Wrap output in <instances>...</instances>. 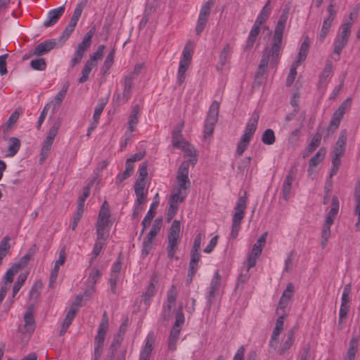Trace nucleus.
<instances>
[{
	"label": "nucleus",
	"mask_w": 360,
	"mask_h": 360,
	"mask_svg": "<svg viewBox=\"0 0 360 360\" xmlns=\"http://www.w3.org/2000/svg\"><path fill=\"white\" fill-rule=\"evenodd\" d=\"M287 19V13H283L281 15L274 30L272 46L271 48H265L255 76L264 77L269 63L272 67L276 65L281 51L283 35Z\"/></svg>",
	"instance_id": "nucleus-1"
},
{
	"label": "nucleus",
	"mask_w": 360,
	"mask_h": 360,
	"mask_svg": "<svg viewBox=\"0 0 360 360\" xmlns=\"http://www.w3.org/2000/svg\"><path fill=\"white\" fill-rule=\"evenodd\" d=\"M108 317L107 312L104 311L102 316L101 321L99 323L97 334L94 338V360H99L104 345V340L108 330Z\"/></svg>",
	"instance_id": "nucleus-2"
},
{
	"label": "nucleus",
	"mask_w": 360,
	"mask_h": 360,
	"mask_svg": "<svg viewBox=\"0 0 360 360\" xmlns=\"http://www.w3.org/2000/svg\"><path fill=\"white\" fill-rule=\"evenodd\" d=\"M180 229V221L178 220H174L168 233V245L167 250V257L170 259L174 258L178 259V257H175L174 255L179 244Z\"/></svg>",
	"instance_id": "nucleus-3"
},
{
	"label": "nucleus",
	"mask_w": 360,
	"mask_h": 360,
	"mask_svg": "<svg viewBox=\"0 0 360 360\" xmlns=\"http://www.w3.org/2000/svg\"><path fill=\"white\" fill-rule=\"evenodd\" d=\"M61 124V120L60 118H58L50 128L48 134L44 141L43 146L41 150V157L39 159L40 163H43L46 158L48 157L49 152L51 150L52 144L53 143V140L56 136L58 129Z\"/></svg>",
	"instance_id": "nucleus-4"
},
{
	"label": "nucleus",
	"mask_w": 360,
	"mask_h": 360,
	"mask_svg": "<svg viewBox=\"0 0 360 360\" xmlns=\"http://www.w3.org/2000/svg\"><path fill=\"white\" fill-rule=\"evenodd\" d=\"M94 34V28L90 30L84 37L82 42H80L70 60L71 67H75L79 64L84 58L86 51L90 47L91 44V38Z\"/></svg>",
	"instance_id": "nucleus-5"
},
{
	"label": "nucleus",
	"mask_w": 360,
	"mask_h": 360,
	"mask_svg": "<svg viewBox=\"0 0 360 360\" xmlns=\"http://www.w3.org/2000/svg\"><path fill=\"white\" fill-rule=\"evenodd\" d=\"M94 34V28L90 30L84 37L82 42H80L70 60L71 67H75L79 64L84 58L86 51L90 47L91 44V38Z\"/></svg>",
	"instance_id": "nucleus-6"
},
{
	"label": "nucleus",
	"mask_w": 360,
	"mask_h": 360,
	"mask_svg": "<svg viewBox=\"0 0 360 360\" xmlns=\"http://www.w3.org/2000/svg\"><path fill=\"white\" fill-rule=\"evenodd\" d=\"M219 109V103L214 101L210 106L204 124V138L211 136L214 131L215 124L217 122Z\"/></svg>",
	"instance_id": "nucleus-7"
},
{
	"label": "nucleus",
	"mask_w": 360,
	"mask_h": 360,
	"mask_svg": "<svg viewBox=\"0 0 360 360\" xmlns=\"http://www.w3.org/2000/svg\"><path fill=\"white\" fill-rule=\"evenodd\" d=\"M352 26V22H347L342 25V32L338 35L334 42V53L339 55L343 48L347 44L349 37L350 35V29Z\"/></svg>",
	"instance_id": "nucleus-8"
},
{
	"label": "nucleus",
	"mask_w": 360,
	"mask_h": 360,
	"mask_svg": "<svg viewBox=\"0 0 360 360\" xmlns=\"http://www.w3.org/2000/svg\"><path fill=\"white\" fill-rule=\"evenodd\" d=\"M267 233H263L253 245L251 253L248 255L246 260L248 270L255 266L257 258L261 255L263 248L265 245Z\"/></svg>",
	"instance_id": "nucleus-9"
},
{
	"label": "nucleus",
	"mask_w": 360,
	"mask_h": 360,
	"mask_svg": "<svg viewBox=\"0 0 360 360\" xmlns=\"http://www.w3.org/2000/svg\"><path fill=\"white\" fill-rule=\"evenodd\" d=\"M35 328V321L31 310H27L24 315V324L18 327V331L22 335L23 340H27L31 337Z\"/></svg>",
	"instance_id": "nucleus-10"
},
{
	"label": "nucleus",
	"mask_w": 360,
	"mask_h": 360,
	"mask_svg": "<svg viewBox=\"0 0 360 360\" xmlns=\"http://www.w3.org/2000/svg\"><path fill=\"white\" fill-rule=\"evenodd\" d=\"M297 165L293 164L290 166L288 174L283 181L281 194L282 197L285 200H288L290 196L292 184L293 181L295 179L297 174Z\"/></svg>",
	"instance_id": "nucleus-11"
},
{
	"label": "nucleus",
	"mask_w": 360,
	"mask_h": 360,
	"mask_svg": "<svg viewBox=\"0 0 360 360\" xmlns=\"http://www.w3.org/2000/svg\"><path fill=\"white\" fill-rule=\"evenodd\" d=\"M202 241V233H199L195 238L192 248L191 250V260L189 269H192V274L198 269V262L200 260V246Z\"/></svg>",
	"instance_id": "nucleus-12"
},
{
	"label": "nucleus",
	"mask_w": 360,
	"mask_h": 360,
	"mask_svg": "<svg viewBox=\"0 0 360 360\" xmlns=\"http://www.w3.org/2000/svg\"><path fill=\"white\" fill-rule=\"evenodd\" d=\"M221 285V276L219 271H216L211 280L207 293V304L209 307L214 303V298L219 294Z\"/></svg>",
	"instance_id": "nucleus-13"
},
{
	"label": "nucleus",
	"mask_w": 360,
	"mask_h": 360,
	"mask_svg": "<svg viewBox=\"0 0 360 360\" xmlns=\"http://www.w3.org/2000/svg\"><path fill=\"white\" fill-rule=\"evenodd\" d=\"M246 192L243 196H240L234 207L235 213L232 219V224L240 226L241 221L244 218L245 211L246 209Z\"/></svg>",
	"instance_id": "nucleus-14"
},
{
	"label": "nucleus",
	"mask_w": 360,
	"mask_h": 360,
	"mask_svg": "<svg viewBox=\"0 0 360 360\" xmlns=\"http://www.w3.org/2000/svg\"><path fill=\"white\" fill-rule=\"evenodd\" d=\"M259 118V114L257 111H255L252 114L251 117L249 119L244 133L242 135L241 137L243 138V141L245 140H251L252 137L253 136L257 127L258 121Z\"/></svg>",
	"instance_id": "nucleus-15"
},
{
	"label": "nucleus",
	"mask_w": 360,
	"mask_h": 360,
	"mask_svg": "<svg viewBox=\"0 0 360 360\" xmlns=\"http://www.w3.org/2000/svg\"><path fill=\"white\" fill-rule=\"evenodd\" d=\"M56 46V39H49L37 45L32 55L41 56L46 54Z\"/></svg>",
	"instance_id": "nucleus-16"
},
{
	"label": "nucleus",
	"mask_w": 360,
	"mask_h": 360,
	"mask_svg": "<svg viewBox=\"0 0 360 360\" xmlns=\"http://www.w3.org/2000/svg\"><path fill=\"white\" fill-rule=\"evenodd\" d=\"M65 12V7L62 6L58 8L51 10L48 13L47 20L44 22V26L46 27L53 25Z\"/></svg>",
	"instance_id": "nucleus-17"
},
{
	"label": "nucleus",
	"mask_w": 360,
	"mask_h": 360,
	"mask_svg": "<svg viewBox=\"0 0 360 360\" xmlns=\"http://www.w3.org/2000/svg\"><path fill=\"white\" fill-rule=\"evenodd\" d=\"M110 223L103 221H96V239L107 241L110 234Z\"/></svg>",
	"instance_id": "nucleus-18"
},
{
	"label": "nucleus",
	"mask_w": 360,
	"mask_h": 360,
	"mask_svg": "<svg viewBox=\"0 0 360 360\" xmlns=\"http://www.w3.org/2000/svg\"><path fill=\"white\" fill-rule=\"evenodd\" d=\"M347 139V130L343 129L340 131L338 139L336 141L335 146L334 147L333 150V154H337V156H342L344 155Z\"/></svg>",
	"instance_id": "nucleus-19"
},
{
	"label": "nucleus",
	"mask_w": 360,
	"mask_h": 360,
	"mask_svg": "<svg viewBox=\"0 0 360 360\" xmlns=\"http://www.w3.org/2000/svg\"><path fill=\"white\" fill-rule=\"evenodd\" d=\"M323 129L319 127L317 129L316 133L313 136L311 143L307 146L305 149L304 153V158H306L309 154H311L313 151H314L316 148H318L321 143V138H322V131Z\"/></svg>",
	"instance_id": "nucleus-20"
},
{
	"label": "nucleus",
	"mask_w": 360,
	"mask_h": 360,
	"mask_svg": "<svg viewBox=\"0 0 360 360\" xmlns=\"http://www.w3.org/2000/svg\"><path fill=\"white\" fill-rule=\"evenodd\" d=\"M140 112L139 105H135L131 111L130 115L128 120V129L127 131L129 133H132L136 129V126L139 122V114Z\"/></svg>",
	"instance_id": "nucleus-21"
},
{
	"label": "nucleus",
	"mask_w": 360,
	"mask_h": 360,
	"mask_svg": "<svg viewBox=\"0 0 360 360\" xmlns=\"http://www.w3.org/2000/svg\"><path fill=\"white\" fill-rule=\"evenodd\" d=\"M101 276V272L100 270L95 268L91 269L87 278V283L89 285V289L84 292L85 295L89 296L91 293L94 291V286Z\"/></svg>",
	"instance_id": "nucleus-22"
},
{
	"label": "nucleus",
	"mask_w": 360,
	"mask_h": 360,
	"mask_svg": "<svg viewBox=\"0 0 360 360\" xmlns=\"http://www.w3.org/2000/svg\"><path fill=\"white\" fill-rule=\"evenodd\" d=\"M285 314H282V316H278V318L276 321V325L274 328L271 340L270 345L277 344L278 337L283 330V320L285 319Z\"/></svg>",
	"instance_id": "nucleus-23"
},
{
	"label": "nucleus",
	"mask_w": 360,
	"mask_h": 360,
	"mask_svg": "<svg viewBox=\"0 0 360 360\" xmlns=\"http://www.w3.org/2000/svg\"><path fill=\"white\" fill-rule=\"evenodd\" d=\"M339 211V200L336 196L332 198L331 208L327 214L326 222L333 224Z\"/></svg>",
	"instance_id": "nucleus-24"
},
{
	"label": "nucleus",
	"mask_w": 360,
	"mask_h": 360,
	"mask_svg": "<svg viewBox=\"0 0 360 360\" xmlns=\"http://www.w3.org/2000/svg\"><path fill=\"white\" fill-rule=\"evenodd\" d=\"M69 88V83L66 82L63 84L60 91L56 95L54 101H51L50 103L53 104V111H56L58 109L60 105L61 102L65 97L68 89Z\"/></svg>",
	"instance_id": "nucleus-25"
},
{
	"label": "nucleus",
	"mask_w": 360,
	"mask_h": 360,
	"mask_svg": "<svg viewBox=\"0 0 360 360\" xmlns=\"http://www.w3.org/2000/svg\"><path fill=\"white\" fill-rule=\"evenodd\" d=\"M333 63L330 60H326L325 67L319 75V84L325 86L327 84L328 78L330 76L333 71Z\"/></svg>",
	"instance_id": "nucleus-26"
},
{
	"label": "nucleus",
	"mask_w": 360,
	"mask_h": 360,
	"mask_svg": "<svg viewBox=\"0 0 360 360\" xmlns=\"http://www.w3.org/2000/svg\"><path fill=\"white\" fill-rule=\"evenodd\" d=\"M134 80L131 76L126 75L124 78L123 99L125 102H127L131 97Z\"/></svg>",
	"instance_id": "nucleus-27"
},
{
	"label": "nucleus",
	"mask_w": 360,
	"mask_h": 360,
	"mask_svg": "<svg viewBox=\"0 0 360 360\" xmlns=\"http://www.w3.org/2000/svg\"><path fill=\"white\" fill-rule=\"evenodd\" d=\"M96 66V65H95V63H93L87 60L82 68V76L78 78V82L80 84L86 82L89 78V75L91 70Z\"/></svg>",
	"instance_id": "nucleus-28"
},
{
	"label": "nucleus",
	"mask_w": 360,
	"mask_h": 360,
	"mask_svg": "<svg viewBox=\"0 0 360 360\" xmlns=\"http://www.w3.org/2000/svg\"><path fill=\"white\" fill-rule=\"evenodd\" d=\"M18 271L19 269H18L17 265H12L5 274L4 283L2 284V286H6L7 288L10 289L11 285L13 281V277Z\"/></svg>",
	"instance_id": "nucleus-29"
},
{
	"label": "nucleus",
	"mask_w": 360,
	"mask_h": 360,
	"mask_svg": "<svg viewBox=\"0 0 360 360\" xmlns=\"http://www.w3.org/2000/svg\"><path fill=\"white\" fill-rule=\"evenodd\" d=\"M110 206L106 200H105L100 209L98 217L97 219L98 221L110 222Z\"/></svg>",
	"instance_id": "nucleus-30"
},
{
	"label": "nucleus",
	"mask_w": 360,
	"mask_h": 360,
	"mask_svg": "<svg viewBox=\"0 0 360 360\" xmlns=\"http://www.w3.org/2000/svg\"><path fill=\"white\" fill-rule=\"evenodd\" d=\"M326 155V149L324 148H321L310 159L309 162V172L314 167H316L324 158Z\"/></svg>",
	"instance_id": "nucleus-31"
},
{
	"label": "nucleus",
	"mask_w": 360,
	"mask_h": 360,
	"mask_svg": "<svg viewBox=\"0 0 360 360\" xmlns=\"http://www.w3.org/2000/svg\"><path fill=\"white\" fill-rule=\"evenodd\" d=\"M287 339L283 342L281 348L279 350V354L283 355L285 354L287 351L290 349V348L292 346L294 342H295V337H294V331L292 329H290L287 333Z\"/></svg>",
	"instance_id": "nucleus-32"
},
{
	"label": "nucleus",
	"mask_w": 360,
	"mask_h": 360,
	"mask_svg": "<svg viewBox=\"0 0 360 360\" xmlns=\"http://www.w3.org/2000/svg\"><path fill=\"white\" fill-rule=\"evenodd\" d=\"M309 46V38L308 37H307L300 46V51L297 56V59L295 61L298 62V65H300L301 62L305 60L308 53Z\"/></svg>",
	"instance_id": "nucleus-33"
},
{
	"label": "nucleus",
	"mask_w": 360,
	"mask_h": 360,
	"mask_svg": "<svg viewBox=\"0 0 360 360\" xmlns=\"http://www.w3.org/2000/svg\"><path fill=\"white\" fill-rule=\"evenodd\" d=\"M76 25H77V23H75L74 22H72L70 20L68 25L65 27L62 34L58 38V41L61 44H63L68 40V39L70 37V34L74 31Z\"/></svg>",
	"instance_id": "nucleus-34"
},
{
	"label": "nucleus",
	"mask_w": 360,
	"mask_h": 360,
	"mask_svg": "<svg viewBox=\"0 0 360 360\" xmlns=\"http://www.w3.org/2000/svg\"><path fill=\"white\" fill-rule=\"evenodd\" d=\"M259 32H260V27L257 26L256 25L254 24L253 27H252V29L250 32V34H249V36H248V40L246 42V46H245L246 49H249L252 48V46H253L254 43L256 41V39H257L258 34H259Z\"/></svg>",
	"instance_id": "nucleus-35"
},
{
	"label": "nucleus",
	"mask_w": 360,
	"mask_h": 360,
	"mask_svg": "<svg viewBox=\"0 0 360 360\" xmlns=\"http://www.w3.org/2000/svg\"><path fill=\"white\" fill-rule=\"evenodd\" d=\"M357 352V340L352 338L349 342V345L344 360H355L356 354Z\"/></svg>",
	"instance_id": "nucleus-36"
},
{
	"label": "nucleus",
	"mask_w": 360,
	"mask_h": 360,
	"mask_svg": "<svg viewBox=\"0 0 360 360\" xmlns=\"http://www.w3.org/2000/svg\"><path fill=\"white\" fill-rule=\"evenodd\" d=\"M20 147V141L15 137H11L9 139V146L8 149V156H14Z\"/></svg>",
	"instance_id": "nucleus-37"
},
{
	"label": "nucleus",
	"mask_w": 360,
	"mask_h": 360,
	"mask_svg": "<svg viewBox=\"0 0 360 360\" xmlns=\"http://www.w3.org/2000/svg\"><path fill=\"white\" fill-rule=\"evenodd\" d=\"M262 141L265 145H272L276 141L274 131L271 129H266L262 135Z\"/></svg>",
	"instance_id": "nucleus-38"
},
{
	"label": "nucleus",
	"mask_w": 360,
	"mask_h": 360,
	"mask_svg": "<svg viewBox=\"0 0 360 360\" xmlns=\"http://www.w3.org/2000/svg\"><path fill=\"white\" fill-rule=\"evenodd\" d=\"M87 0H83L79 4H78L76 8L74 10V13L70 18V21L74 22L75 23H77L79 17L82 15L83 9L86 6Z\"/></svg>",
	"instance_id": "nucleus-39"
},
{
	"label": "nucleus",
	"mask_w": 360,
	"mask_h": 360,
	"mask_svg": "<svg viewBox=\"0 0 360 360\" xmlns=\"http://www.w3.org/2000/svg\"><path fill=\"white\" fill-rule=\"evenodd\" d=\"M231 47L230 44H226L219 54V63L223 67L230 58Z\"/></svg>",
	"instance_id": "nucleus-40"
},
{
	"label": "nucleus",
	"mask_w": 360,
	"mask_h": 360,
	"mask_svg": "<svg viewBox=\"0 0 360 360\" xmlns=\"http://www.w3.org/2000/svg\"><path fill=\"white\" fill-rule=\"evenodd\" d=\"M27 278V274H20L13 286L12 297L14 298Z\"/></svg>",
	"instance_id": "nucleus-41"
},
{
	"label": "nucleus",
	"mask_w": 360,
	"mask_h": 360,
	"mask_svg": "<svg viewBox=\"0 0 360 360\" xmlns=\"http://www.w3.org/2000/svg\"><path fill=\"white\" fill-rule=\"evenodd\" d=\"M34 248L35 245H34L32 248L29 250L28 252L21 257L17 263L14 264V265H17L18 269H20V267L25 266L28 264L34 252Z\"/></svg>",
	"instance_id": "nucleus-42"
},
{
	"label": "nucleus",
	"mask_w": 360,
	"mask_h": 360,
	"mask_svg": "<svg viewBox=\"0 0 360 360\" xmlns=\"http://www.w3.org/2000/svg\"><path fill=\"white\" fill-rule=\"evenodd\" d=\"M190 64L184 63V61L179 62V67L177 75V82L181 85L185 80V74L187 71Z\"/></svg>",
	"instance_id": "nucleus-43"
},
{
	"label": "nucleus",
	"mask_w": 360,
	"mask_h": 360,
	"mask_svg": "<svg viewBox=\"0 0 360 360\" xmlns=\"http://www.w3.org/2000/svg\"><path fill=\"white\" fill-rule=\"evenodd\" d=\"M90 195V187L89 186H87L84 188L83 189V193L82 195L79 196L78 198V205H77V210L82 211L84 212V202L86 199Z\"/></svg>",
	"instance_id": "nucleus-44"
},
{
	"label": "nucleus",
	"mask_w": 360,
	"mask_h": 360,
	"mask_svg": "<svg viewBox=\"0 0 360 360\" xmlns=\"http://www.w3.org/2000/svg\"><path fill=\"white\" fill-rule=\"evenodd\" d=\"M105 46V45H100L97 48L96 51L93 53V54L90 56L89 60L90 62L95 63L97 65L98 60L102 59L103 56V52Z\"/></svg>",
	"instance_id": "nucleus-45"
},
{
	"label": "nucleus",
	"mask_w": 360,
	"mask_h": 360,
	"mask_svg": "<svg viewBox=\"0 0 360 360\" xmlns=\"http://www.w3.org/2000/svg\"><path fill=\"white\" fill-rule=\"evenodd\" d=\"M186 197V193L182 190L176 189V193L170 196L169 203L177 205L178 202H182Z\"/></svg>",
	"instance_id": "nucleus-46"
},
{
	"label": "nucleus",
	"mask_w": 360,
	"mask_h": 360,
	"mask_svg": "<svg viewBox=\"0 0 360 360\" xmlns=\"http://www.w3.org/2000/svg\"><path fill=\"white\" fill-rule=\"evenodd\" d=\"M155 342V337L153 333H149L147 335L146 345L141 352L150 356L151 352L153 349V345Z\"/></svg>",
	"instance_id": "nucleus-47"
},
{
	"label": "nucleus",
	"mask_w": 360,
	"mask_h": 360,
	"mask_svg": "<svg viewBox=\"0 0 360 360\" xmlns=\"http://www.w3.org/2000/svg\"><path fill=\"white\" fill-rule=\"evenodd\" d=\"M30 67L35 70L43 71L46 68V63L42 58L34 59L30 61Z\"/></svg>",
	"instance_id": "nucleus-48"
},
{
	"label": "nucleus",
	"mask_w": 360,
	"mask_h": 360,
	"mask_svg": "<svg viewBox=\"0 0 360 360\" xmlns=\"http://www.w3.org/2000/svg\"><path fill=\"white\" fill-rule=\"evenodd\" d=\"M42 287L43 284L41 281H35L30 291V297L31 299H37L41 293Z\"/></svg>",
	"instance_id": "nucleus-49"
},
{
	"label": "nucleus",
	"mask_w": 360,
	"mask_h": 360,
	"mask_svg": "<svg viewBox=\"0 0 360 360\" xmlns=\"http://www.w3.org/2000/svg\"><path fill=\"white\" fill-rule=\"evenodd\" d=\"M115 52V49H113L110 51V53L107 56L104 61L103 65L101 68V72H103V73L107 72L111 68L113 63Z\"/></svg>",
	"instance_id": "nucleus-50"
},
{
	"label": "nucleus",
	"mask_w": 360,
	"mask_h": 360,
	"mask_svg": "<svg viewBox=\"0 0 360 360\" xmlns=\"http://www.w3.org/2000/svg\"><path fill=\"white\" fill-rule=\"evenodd\" d=\"M289 303L290 300L281 297L276 309L278 316H282V314H285V317L288 316L287 308Z\"/></svg>",
	"instance_id": "nucleus-51"
},
{
	"label": "nucleus",
	"mask_w": 360,
	"mask_h": 360,
	"mask_svg": "<svg viewBox=\"0 0 360 360\" xmlns=\"http://www.w3.org/2000/svg\"><path fill=\"white\" fill-rule=\"evenodd\" d=\"M18 117H19V115L16 111L13 112L11 115V116L9 117V118L7 121L6 124L1 127L2 131L4 134H6L10 130V129L11 128V125L15 124L17 122Z\"/></svg>",
	"instance_id": "nucleus-52"
},
{
	"label": "nucleus",
	"mask_w": 360,
	"mask_h": 360,
	"mask_svg": "<svg viewBox=\"0 0 360 360\" xmlns=\"http://www.w3.org/2000/svg\"><path fill=\"white\" fill-rule=\"evenodd\" d=\"M298 62H294L290 68L289 75L286 79V86H290L295 81L297 75V68L299 66Z\"/></svg>",
	"instance_id": "nucleus-53"
},
{
	"label": "nucleus",
	"mask_w": 360,
	"mask_h": 360,
	"mask_svg": "<svg viewBox=\"0 0 360 360\" xmlns=\"http://www.w3.org/2000/svg\"><path fill=\"white\" fill-rule=\"evenodd\" d=\"M181 328L173 326L169 337V347L171 348L172 345H174L179 339Z\"/></svg>",
	"instance_id": "nucleus-54"
},
{
	"label": "nucleus",
	"mask_w": 360,
	"mask_h": 360,
	"mask_svg": "<svg viewBox=\"0 0 360 360\" xmlns=\"http://www.w3.org/2000/svg\"><path fill=\"white\" fill-rule=\"evenodd\" d=\"M172 142L174 147L180 148L185 143L182 134H172Z\"/></svg>",
	"instance_id": "nucleus-55"
},
{
	"label": "nucleus",
	"mask_w": 360,
	"mask_h": 360,
	"mask_svg": "<svg viewBox=\"0 0 360 360\" xmlns=\"http://www.w3.org/2000/svg\"><path fill=\"white\" fill-rule=\"evenodd\" d=\"M123 340V335L120 333H117L112 340V342L110 345V349H112V356H116L115 352L117 350V347L121 345Z\"/></svg>",
	"instance_id": "nucleus-56"
},
{
	"label": "nucleus",
	"mask_w": 360,
	"mask_h": 360,
	"mask_svg": "<svg viewBox=\"0 0 360 360\" xmlns=\"http://www.w3.org/2000/svg\"><path fill=\"white\" fill-rule=\"evenodd\" d=\"M76 313H77V306L71 305L69 311H68V313L65 316V318L63 323H65L70 326V325L72 323V321L75 316Z\"/></svg>",
	"instance_id": "nucleus-57"
},
{
	"label": "nucleus",
	"mask_w": 360,
	"mask_h": 360,
	"mask_svg": "<svg viewBox=\"0 0 360 360\" xmlns=\"http://www.w3.org/2000/svg\"><path fill=\"white\" fill-rule=\"evenodd\" d=\"M106 242L107 241L105 240L96 239V242L92 251V254L94 258L100 255L102 249L106 245Z\"/></svg>",
	"instance_id": "nucleus-58"
},
{
	"label": "nucleus",
	"mask_w": 360,
	"mask_h": 360,
	"mask_svg": "<svg viewBox=\"0 0 360 360\" xmlns=\"http://www.w3.org/2000/svg\"><path fill=\"white\" fill-rule=\"evenodd\" d=\"M177 295H178V292L176 290V287L174 285H172L167 292V302H168L169 303H173L175 304Z\"/></svg>",
	"instance_id": "nucleus-59"
},
{
	"label": "nucleus",
	"mask_w": 360,
	"mask_h": 360,
	"mask_svg": "<svg viewBox=\"0 0 360 360\" xmlns=\"http://www.w3.org/2000/svg\"><path fill=\"white\" fill-rule=\"evenodd\" d=\"M212 5L213 4L211 1L204 3L200 9L199 16L209 18Z\"/></svg>",
	"instance_id": "nucleus-60"
},
{
	"label": "nucleus",
	"mask_w": 360,
	"mask_h": 360,
	"mask_svg": "<svg viewBox=\"0 0 360 360\" xmlns=\"http://www.w3.org/2000/svg\"><path fill=\"white\" fill-rule=\"evenodd\" d=\"M251 160L250 157H246L240 160L238 166V170L240 173H243L248 169Z\"/></svg>",
	"instance_id": "nucleus-61"
},
{
	"label": "nucleus",
	"mask_w": 360,
	"mask_h": 360,
	"mask_svg": "<svg viewBox=\"0 0 360 360\" xmlns=\"http://www.w3.org/2000/svg\"><path fill=\"white\" fill-rule=\"evenodd\" d=\"M177 182H178V188L177 189L180 190H186L191 185V181L188 177H182V176H176Z\"/></svg>",
	"instance_id": "nucleus-62"
},
{
	"label": "nucleus",
	"mask_w": 360,
	"mask_h": 360,
	"mask_svg": "<svg viewBox=\"0 0 360 360\" xmlns=\"http://www.w3.org/2000/svg\"><path fill=\"white\" fill-rule=\"evenodd\" d=\"M188 167L189 162L184 161L178 169L177 176L188 177Z\"/></svg>",
	"instance_id": "nucleus-63"
},
{
	"label": "nucleus",
	"mask_w": 360,
	"mask_h": 360,
	"mask_svg": "<svg viewBox=\"0 0 360 360\" xmlns=\"http://www.w3.org/2000/svg\"><path fill=\"white\" fill-rule=\"evenodd\" d=\"M207 21H208V18H204L202 16L198 17L197 25L195 27V32H196L197 35H200L202 32Z\"/></svg>",
	"instance_id": "nucleus-64"
}]
</instances>
